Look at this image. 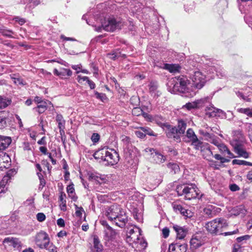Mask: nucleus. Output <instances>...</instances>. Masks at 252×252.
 Wrapping results in <instances>:
<instances>
[{"instance_id":"obj_1","label":"nucleus","mask_w":252,"mask_h":252,"mask_svg":"<svg viewBox=\"0 0 252 252\" xmlns=\"http://www.w3.org/2000/svg\"><path fill=\"white\" fill-rule=\"evenodd\" d=\"M245 143V137L241 130H237L233 132V136L230 141V144L233 147L234 152L238 155L239 157L248 158L250 157V154L246 150Z\"/></svg>"},{"instance_id":"obj_2","label":"nucleus","mask_w":252,"mask_h":252,"mask_svg":"<svg viewBox=\"0 0 252 252\" xmlns=\"http://www.w3.org/2000/svg\"><path fill=\"white\" fill-rule=\"evenodd\" d=\"M95 159H101L103 161L106 162V165H113L117 163L119 160V155L114 149H109L103 148L98 150L94 154Z\"/></svg>"},{"instance_id":"obj_3","label":"nucleus","mask_w":252,"mask_h":252,"mask_svg":"<svg viewBox=\"0 0 252 252\" xmlns=\"http://www.w3.org/2000/svg\"><path fill=\"white\" fill-rule=\"evenodd\" d=\"M189 80L184 76L171 78L167 84V89L172 94H184L188 90Z\"/></svg>"},{"instance_id":"obj_4","label":"nucleus","mask_w":252,"mask_h":252,"mask_svg":"<svg viewBox=\"0 0 252 252\" xmlns=\"http://www.w3.org/2000/svg\"><path fill=\"white\" fill-rule=\"evenodd\" d=\"M176 190L179 196L185 195L188 200L199 197V189L194 184L180 185L177 186Z\"/></svg>"},{"instance_id":"obj_5","label":"nucleus","mask_w":252,"mask_h":252,"mask_svg":"<svg viewBox=\"0 0 252 252\" xmlns=\"http://www.w3.org/2000/svg\"><path fill=\"white\" fill-rule=\"evenodd\" d=\"M101 26L96 29L98 32H101L102 29L108 32H113L117 29H120L123 26V22L119 18L116 19L113 17L106 18L101 22Z\"/></svg>"},{"instance_id":"obj_6","label":"nucleus","mask_w":252,"mask_h":252,"mask_svg":"<svg viewBox=\"0 0 252 252\" xmlns=\"http://www.w3.org/2000/svg\"><path fill=\"white\" fill-rule=\"evenodd\" d=\"M227 226L226 220L222 219H216L206 224L207 231L212 234H222V228Z\"/></svg>"},{"instance_id":"obj_7","label":"nucleus","mask_w":252,"mask_h":252,"mask_svg":"<svg viewBox=\"0 0 252 252\" xmlns=\"http://www.w3.org/2000/svg\"><path fill=\"white\" fill-rule=\"evenodd\" d=\"M35 243L40 249H47L49 245L50 239L48 234L43 231H40L35 236Z\"/></svg>"},{"instance_id":"obj_8","label":"nucleus","mask_w":252,"mask_h":252,"mask_svg":"<svg viewBox=\"0 0 252 252\" xmlns=\"http://www.w3.org/2000/svg\"><path fill=\"white\" fill-rule=\"evenodd\" d=\"M191 79L192 85L198 89H201L206 82V76L199 71H195L192 75Z\"/></svg>"},{"instance_id":"obj_9","label":"nucleus","mask_w":252,"mask_h":252,"mask_svg":"<svg viewBox=\"0 0 252 252\" xmlns=\"http://www.w3.org/2000/svg\"><path fill=\"white\" fill-rule=\"evenodd\" d=\"M123 210L119 205L114 204L109 207L106 215L110 220L113 221Z\"/></svg>"},{"instance_id":"obj_10","label":"nucleus","mask_w":252,"mask_h":252,"mask_svg":"<svg viewBox=\"0 0 252 252\" xmlns=\"http://www.w3.org/2000/svg\"><path fill=\"white\" fill-rule=\"evenodd\" d=\"M204 243V238L201 233H196L194 234L190 241V248L192 250H195Z\"/></svg>"},{"instance_id":"obj_11","label":"nucleus","mask_w":252,"mask_h":252,"mask_svg":"<svg viewBox=\"0 0 252 252\" xmlns=\"http://www.w3.org/2000/svg\"><path fill=\"white\" fill-rule=\"evenodd\" d=\"M104 240L106 246L110 247L109 243L114 240L116 237L117 232L112 227L104 228Z\"/></svg>"},{"instance_id":"obj_12","label":"nucleus","mask_w":252,"mask_h":252,"mask_svg":"<svg viewBox=\"0 0 252 252\" xmlns=\"http://www.w3.org/2000/svg\"><path fill=\"white\" fill-rule=\"evenodd\" d=\"M166 127L167 128L166 133L168 138H173L177 141L180 140V134L178 132V128L176 126H172L167 125Z\"/></svg>"},{"instance_id":"obj_13","label":"nucleus","mask_w":252,"mask_h":252,"mask_svg":"<svg viewBox=\"0 0 252 252\" xmlns=\"http://www.w3.org/2000/svg\"><path fill=\"white\" fill-rule=\"evenodd\" d=\"M172 205L173 209L175 212L179 213L183 216L187 218H189L192 216V213L190 210L185 209L178 202H173Z\"/></svg>"},{"instance_id":"obj_14","label":"nucleus","mask_w":252,"mask_h":252,"mask_svg":"<svg viewBox=\"0 0 252 252\" xmlns=\"http://www.w3.org/2000/svg\"><path fill=\"white\" fill-rule=\"evenodd\" d=\"M115 224L121 228L124 227L128 221V217L123 210L121 213L118 215V217L113 220Z\"/></svg>"},{"instance_id":"obj_15","label":"nucleus","mask_w":252,"mask_h":252,"mask_svg":"<svg viewBox=\"0 0 252 252\" xmlns=\"http://www.w3.org/2000/svg\"><path fill=\"white\" fill-rule=\"evenodd\" d=\"M188 245L186 244L172 243L169 246L168 252H188Z\"/></svg>"},{"instance_id":"obj_16","label":"nucleus","mask_w":252,"mask_h":252,"mask_svg":"<svg viewBox=\"0 0 252 252\" xmlns=\"http://www.w3.org/2000/svg\"><path fill=\"white\" fill-rule=\"evenodd\" d=\"M3 243L7 244L16 249H20L22 247L21 241L16 238L6 237L3 240Z\"/></svg>"},{"instance_id":"obj_17","label":"nucleus","mask_w":252,"mask_h":252,"mask_svg":"<svg viewBox=\"0 0 252 252\" xmlns=\"http://www.w3.org/2000/svg\"><path fill=\"white\" fill-rule=\"evenodd\" d=\"M206 113L211 117H218L222 118L225 117V113L222 110L213 106L207 108Z\"/></svg>"},{"instance_id":"obj_18","label":"nucleus","mask_w":252,"mask_h":252,"mask_svg":"<svg viewBox=\"0 0 252 252\" xmlns=\"http://www.w3.org/2000/svg\"><path fill=\"white\" fill-rule=\"evenodd\" d=\"M207 98H202L197 100L196 101L188 102L186 103L184 107L187 108L188 110H190L193 108H198L202 107L206 101H207Z\"/></svg>"},{"instance_id":"obj_19","label":"nucleus","mask_w":252,"mask_h":252,"mask_svg":"<svg viewBox=\"0 0 252 252\" xmlns=\"http://www.w3.org/2000/svg\"><path fill=\"white\" fill-rule=\"evenodd\" d=\"M10 161V158L8 155L3 152L0 153V169L1 170L8 168Z\"/></svg>"},{"instance_id":"obj_20","label":"nucleus","mask_w":252,"mask_h":252,"mask_svg":"<svg viewBox=\"0 0 252 252\" xmlns=\"http://www.w3.org/2000/svg\"><path fill=\"white\" fill-rule=\"evenodd\" d=\"M163 66H160V67L167 70L172 73L179 72L181 69L179 64H163Z\"/></svg>"},{"instance_id":"obj_21","label":"nucleus","mask_w":252,"mask_h":252,"mask_svg":"<svg viewBox=\"0 0 252 252\" xmlns=\"http://www.w3.org/2000/svg\"><path fill=\"white\" fill-rule=\"evenodd\" d=\"M136 233L134 234L131 235H127L126 237V241L129 243H138L140 240V231L141 230L139 228H136Z\"/></svg>"},{"instance_id":"obj_22","label":"nucleus","mask_w":252,"mask_h":252,"mask_svg":"<svg viewBox=\"0 0 252 252\" xmlns=\"http://www.w3.org/2000/svg\"><path fill=\"white\" fill-rule=\"evenodd\" d=\"M54 73L62 78H65L67 77L70 76L72 75L71 71L67 68H61L60 70L55 69Z\"/></svg>"},{"instance_id":"obj_23","label":"nucleus","mask_w":252,"mask_h":252,"mask_svg":"<svg viewBox=\"0 0 252 252\" xmlns=\"http://www.w3.org/2000/svg\"><path fill=\"white\" fill-rule=\"evenodd\" d=\"M56 121L58 123V126L60 130L61 134L64 132L65 121L64 120L62 115L58 114L56 117Z\"/></svg>"},{"instance_id":"obj_24","label":"nucleus","mask_w":252,"mask_h":252,"mask_svg":"<svg viewBox=\"0 0 252 252\" xmlns=\"http://www.w3.org/2000/svg\"><path fill=\"white\" fill-rule=\"evenodd\" d=\"M149 87L150 93L154 97H158L161 94V92L158 90V85L157 82H151Z\"/></svg>"},{"instance_id":"obj_25","label":"nucleus","mask_w":252,"mask_h":252,"mask_svg":"<svg viewBox=\"0 0 252 252\" xmlns=\"http://www.w3.org/2000/svg\"><path fill=\"white\" fill-rule=\"evenodd\" d=\"M93 248L94 252H102L103 250V246L96 235H94L93 238Z\"/></svg>"},{"instance_id":"obj_26","label":"nucleus","mask_w":252,"mask_h":252,"mask_svg":"<svg viewBox=\"0 0 252 252\" xmlns=\"http://www.w3.org/2000/svg\"><path fill=\"white\" fill-rule=\"evenodd\" d=\"M191 143V145L194 147V149L200 150L201 152H203V150L205 149L206 145L208 144L207 143H203L199 140L198 138L194 139Z\"/></svg>"},{"instance_id":"obj_27","label":"nucleus","mask_w":252,"mask_h":252,"mask_svg":"<svg viewBox=\"0 0 252 252\" xmlns=\"http://www.w3.org/2000/svg\"><path fill=\"white\" fill-rule=\"evenodd\" d=\"M173 228L176 232L177 239H183L186 236L187 231L183 227L176 225L173 226Z\"/></svg>"},{"instance_id":"obj_28","label":"nucleus","mask_w":252,"mask_h":252,"mask_svg":"<svg viewBox=\"0 0 252 252\" xmlns=\"http://www.w3.org/2000/svg\"><path fill=\"white\" fill-rule=\"evenodd\" d=\"M123 2L126 3L128 5L126 8L131 10L132 12L137 11L138 9L136 8L140 6L139 3L136 2L135 0H123Z\"/></svg>"},{"instance_id":"obj_29","label":"nucleus","mask_w":252,"mask_h":252,"mask_svg":"<svg viewBox=\"0 0 252 252\" xmlns=\"http://www.w3.org/2000/svg\"><path fill=\"white\" fill-rule=\"evenodd\" d=\"M149 151L152 152V151L155 152V153H152V155H153V158H154L155 161L157 163H162L165 160V158L162 155L155 152V150L153 149H149Z\"/></svg>"},{"instance_id":"obj_30","label":"nucleus","mask_w":252,"mask_h":252,"mask_svg":"<svg viewBox=\"0 0 252 252\" xmlns=\"http://www.w3.org/2000/svg\"><path fill=\"white\" fill-rule=\"evenodd\" d=\"M48 103L51 104V102L49 101H44L43 104H38L36 107L33 108V110L37 112L39 114L44 113L47 109Z\"/></svg>"},{"instance_id":"obj_31","label":"nucleus","mask_w":252,"mask_h":252,"mask_svg":"<svg viewBox=\"0 0 252 252\" xmlns=\"http://www.w3.org/2000/svg\"><path fill=\"white\" fill-rule=\"evenodd\" d=\"M11 142V138L5 137L4 138L0 136V151L5 150Z\"/></svg>"},{"instance_id":"obj_32","label":"nucleus","mask_w":252,"mask_h":252,"mask_svg":"<svg viewBox=\"0 0 252 252\" xmlns=\"http://www.w3.org/2000/svg\"><path fill=\"white\" fill-rule=\"evenodd\" d=\"M218 148L219 151L223 154L226 153L227 154V157L229 158H234L235 157L227 148V147L223 144L220 143L218 145Z\"/></svg>"},{"instance_id":"obj_33","label":"nucleus","mask_w":252,"mask_h":252,"mask_svg":"<svg viewBox=\"0 0 252 252\" xmlns=\"http://www.w3.org/2000/svg\"><path fill=\"white\" fill-rule=\"evenodd\" d=\"M126 56L124 54H122L119 50H117L113 52L112 53L107 54V58L115 61L116 59L123 58Z\"/></svg>"},{"instance_id":"obj_34","label":"nucleus","mask_w":252,"mask_h":252,"mask_svg":"<svg viewBox=\"0 0 252 252\" xmlns=\"http://www.w3.org/2000/svg\"><path fill=\"white\" fill-rule=\"evenodd\" d=\"M66 191L69 197L74 201L77 200V197L75 195L74 185L72 183L67 186Z\"/></svg>"},{"instance_id":"obj_35","label":"nucleus","mask_w":252,"mask_h":252,"mask_svg":"<svg viewBox=\"0 0 252 252\" xmlns=\"http://www.w3.org/2000/svg\"><path fill=\"white\" fill-rule=\"evenodd\" d=\"M65 194L63 192H61V194L59 196L60 206L61 210L63 211H65L66 210V202L65 199Z\"/></svg>"},{"instance_id":"obj_36","label":"nucleus","mask_w":252,"mask_h":252,"mask_svg":"<svg viewBox=\"0 0 252 252\" xmlns=\"http://www.w3.org/2000/svg\"><path fill=\"white\" fill-rule=\"evenodd\" d=\"M201 152L202 153V155L204 158H206L208 160H211V157H213V153L208 146V144L206 145L205 150H203V152Z\"/></svg>"},{"instance_id":"obj_37","label":"nucleus","mask_w":252,"mask_h":252,"mask_svg":"<svg viewBox=\"0 0 252 252\" xmlns=\"http://www.w3.org/2000/svg\"><path fill=\"white\" fill-rule=\"evenodd\" d=\"M170 58L172 59V60L169 61V62H182L184 58L183 54H178L176 52H172Z\"/></svg>"},{"instance_id":"obj_38","label":"nucleus","mask_w":252,"mask_h":252,"mask_svg":"<svg viewBox=\"0 0 252 252\" xmlns=\"http://www.w3.org/2000/svg\"><path fill=\"white\" fill-rule=\"evenodd\" d=\"M11 102V99L5 96H0V109L6 108Z\"/></svg>"},{"instance_id":"obj_39","label":"nucleus","mask_w":252,"mask_h":252,"mask_svg":"<svg viewBox=\"0 0 252 252\" xmlns=\"http://www.w3.org/2000/svg\"><path fill=\"white\" fill-rule=\"evenodd\" d=\"M187 137L189 139L188 142H192L197 138L194 131L191 128H189L186 133Z\"/></svg>"},{"instance_id":"obj_40","label":"nucleus","mask_w":252,"mask_h":252,"mask_svg":"<svg viewBox=\"0 0 252 252\" xmlns=\"http://www.w3.org/2000/svg\"><path fill=\"white\" fill-rule=\"evenodd\" d=\"M186 126L187 124L184 121L180 120L178 121V127L177 128L180 135L184 133Z\"/></svg>"},{"instance_id":"obj_41","label":"nucleus","mask_w":252,"mask_h":252,"mask_svg":"<svg viewBox=\"0 0 252 252\" xmlns=\"http://www.w3.org/2000/svg\"><path fill=\"white\" fill-rule=\"evenodd\" d=\"M156 124L161 127L165 126L167 125L165 124L164 119L160 116H156L153 120Z\"/></svg>"},{"instance_id":"obj_42","label":"nucleus","mask_w":252,"mask_h":252,"mask_svg":"<svg viewBox=\"0 0 252 252\" xmlns=\"http://www.w3.org/2000/svg\"><path fill=\"white\" fill-rule=\"evenodd\" d=\"M167 167L170 170V171L173 172L174 174L178 173L180 171L179 165L175 163H169L167 164Z\"/></svg>"},{"instance_id":"obj_43","label":"nucleus","mask_w":252,"mask_h":252,"mask_svg":"<svg viewBox=\"0 0 252 252\" xmlns=\"http://www.w3.org/2000/svg\"><path fill=\"white\" fill-rule=\"evenodd\" d=\"M232 163L233 165L237 164V165H246V166H252V163L247 161L243 160H240V159H233L232 161Z\"/></svg>"},{"instance_id":"obj_44","label":"nucleus","mask_w":252,"mask_h":252,"mask_svg":"<svg viewBox=\"0 0 252 252\" xmlns=\"http://www.w3.org/2000/svg\"><path fill=\"white\" fill-rule=\"evenodd\" d=\"M215 207L214 206L210 205L204 208L203 211L205 215L209 217H212L213 211Z\"/></svg>"},{"instance_id":"obj_45","label":"nucleus","mask_w":252,"mask_h":252,"mask_svg":"<svg viewBox=\"0 0 252 252\" xmlns=\"http://www.w3.org/2000/svg\"><path fill=\"white\" fill-rule=\"evenodd\" d=\"M15 172V170H9L6 173V175L4 176L2 180V182L3 183H7L8 181L13 176V173Z\"/></svg>"},{"instance_id":"obj_46","label":"nucleus","mask_w":252,"mask_h":252,"mask_svg":"<svg viewBox=\"0 0 252 252\" xmlns=\"http://www.w3.org/2000/svg\"><path fill=\"white\" fill-rule=\"evenodd\" d=\"M208 141L217 147L218 146V145L220 143V139L218 137H217L216 136H215L214 134L209 139H208Z\"/></svg>"},{"instance_id":"obj_47","label":"nucleus","mask_w":252,"mask_h":252,"mask_svg":"<svg viewBox=\"0 0 252 252\" xmlns=\"http://www.w3.org/2000/svg\"><path fill=\"white\" fill-rule=\"evenodd\" d=\"M14 34V32L12 30L5 29L4 31H2V35L4 36L9 38H14L13 34Z\"/></svg>"},{"instance_id":"obj_48","label":"nucleus","mask_w":252,"mask_h":252,"mask_svg":"<svg viewBox=\"0 0 252 252\" xmlns=\"http://www.w3.org/2000/svg\"><path fill=\"white\" fill-rule=\"evenodd\" d=\"M140 129L142 130L144 133H145V136L147 134L150 136H155L154 131L148 127H140Z\"/></svg>"},{"instance_id":"obj_49","label":"nucleus","mask_w":252,"mask_h":252,"mask_svg":"<svg viewBox=\"0 0 252 252\" xmlns=\"http://www.w3.org/2000/svg\"><path fill=\"white\" fill-rule=\"evenodd\" d=\"M41 0H30V3L29 5L26 6V8H33L35 6L38 5L41 3Z\"/></svg>"},{"instance_id":"obj_50","label":"nucleus","mask_w":252,"mask_h":252,"mask_svg":"<svg viewBox=\"0 0 252 252\" xmlns=\"http://www.w3.org/2000/svg\"><path fill=\"white\" fill-rule=\"evenodd\" d=\"M238 111L241 113L245 114L249 117H252V109L250 108H240Z\"/></svg>"},{"instance_id":"obj_51","label":"nucleus","mask_w":252,"mask_h":252,"mask_svg":"<svg viewBox=\"0 0 252 252\" xmlns=\"http://www.w3.org/2000/svg\"><path fill=\"white\" fill-rule=\"evenodd\" d=\"M143 112V110L139 107H135L132 110V115L136 116L141 115Z\"/></svg>"},{"instance_id":"obj_52","label":"nucleus","mask_w":252,"mask_h":252,"mask_svg":"<svg viewBox=\"0 0 252 252\" xmlns=\"http://www.w3.org/2000/svg\"><path fill=\"white\" fill-rule=\"evenodd\" d=\"M75 208L76 210L75 215L77 217L81 218L82 215V212H84V210L82 207H79L77 205H75Z\"/></svg>"},{"instance_id":"obj_53","label":"nucleus","mask_w":252,"mask_h":252,"mask_svg":"<svg viewBox=\"0 0 252 252\" xmlns=\"http://www.w3.org/2000/svg\"><path fill=\"white\" fill-rule=\"evenodd\" d=\"M100 139L99 135L97 133H94L91 137V140L93 143H95L98 142Z\"/></svg>"},{"instance_id":"obj_54","label":"nucleus","mask_w":252,"mask_h":252,"mask_svg":"<svg viewBox=\"0 0 252 252\" xmlns=\"http://www.w3.org/2000/svg\"><path fill=\"white\" fill-rule=\"evenodd\" d=\"M46 219L45 215L42 213H38L36 215V219L38 221L42 222L44 221Z\"/></svg>"},{"instance_id":"obj_55","label":"nucleus","mask_w":252,"mask_h":252,"mask_svg":"<svg viewBox=\"0 0 252 252\" xmlns=\"http://www.w3.org/2000/svg\"><path fill=\"white\" fill-rule=\"evenodd\" d=\"M89 79V78L87 76H82L81 75H78L77 77V80L79 83H83V82L84 81L87 82Z\"/></svg>"},{"instance_id":"obj_56","label":"nucleus","mask_w":252,"mask_h":252,"mask_svg":"<svg viewBox=\"0 0 252 252\" xmlns=\"http://www.w3.org/2000/svg\"><path fill=\"white\" fill-rule=\"evenodd\" d=\"M6 126V118L0 117V129Z\"/></svg>"},{"instance_id":"obj_57","label":"nucleus","mask_w":252,"mask_h":252,"mask_svg":"<svg viewBox=\"0 0 252 252\" xmlns=\"http://www.w3.org/2000/svg\"><path fill=\"white\" fill-rule=\"evenodd\" d=\"M199 133L201 135H202L206 137L207 140H208V139H209L211 137V136L213 135L212 134L209 133V132H208L207 131H204L202 130H199Z\"/></svg>"},{"instance_id":"obj_58","label":"nucleus","mask_w":252,"mask_h":252,"mask_svg":"<svg viewBox=\"0 0 252 252\" xmlns=\"http://www.w3.org/2000/svg\"><path fill=\"white\" fill-rule=\"evenodd\" d=\"M232 252H241V246L238 244L233 245Z\"/></svg>"},{"instance_id":"obj_59","label":"nucleus","mask_w":252,"mask_h":252,"mask_svg":"<svg viewBox=\"0 0 252 252\" xmlns=\"http://www.w3.org/2000/svg\"><path fill=\"white\" fill-rule=\"evenodd\" d=\"M162 235L164 238H166L168 237L169 234V229L167 227H164L162 230Z\"/></svg>"},{"instance_id":"obj_60","label":"nucleus","mask_w":252,"mask_h":252,"mask_svg":"<svg viewBox=\"0 0 252 252\" xmlns=\"http://www.w3.org/2000/svg\"><path fill=\"white\" fill-rule=\"evenodd\" d=\"M37 175L38 177V178L40 180V185L44 186L45 185V181L43 179V176L41 173L37 172Z\"/></svg>"},{"instance_id":"obj_61","label":"nucleus","mask_w":252,"mask_h":252,"mask_svg":"<svg viewBox=\"0 0 252 252\" xmlns=\"http://www.w3.org/2000/svg\"><path fill=\"white\" fill-rule=\"evenodd\" d=\"M46 249L47 250L49 251V252H57V248L52 244L50 245L49 244V245H48L47 249Z\"/></svg>"},{"instance_id":"obj_62","label":"nucleus","mask_w":252,"mask_h":252,"mask_svg":"<svg viewBox=\"0 0 252 252\" xmlns=\"http://www.w3.org/2000/svg\"><path fill=\"white\" fill-rule=\"evenodd\" d=\"M135 135L139 138H143L145 137V133L141 130H137L135 132Z\"/></svg>"},{"instance_id":"obj_63","label":"nucleus","mask_w":252,"mask_h":252,"mask_svg":"<svg viewBox=\"0 0 252 252\" xmlns=\"http://www.w3.org/2000/svg\"><path fill=\"white\" fill-rule=\"evenodd\" d=\"M250 238V236L249 235H244V236H242L238 237L236 240H237V241L238 242H242L243 240H248Z\"/></svg>"},{"instance_id":"obj_64","label":"nucleus","mask_w":252,"mask_h":252,"mask_svg":"<svg viewBox=\"0 0 252 252\" xmlns=\"http://www.w3.org/2000/svg\"><path fill=\"white\" fill-rule=\"evenodd\" d=\"M58 225L60 227H64L65 225L64 220L62 218L58 219L57 221Z\"/></svg>"}]
</instances>
